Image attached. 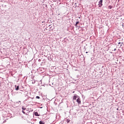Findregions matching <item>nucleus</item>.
<instances>
[{"mask_svg": "<svg viewBox=\"0 0 124 124\" xmlns=\"http://www.w3.org/2000/svg\"><path fill=\"white\" fill-rule=\"evenodd\" d=\"M102 2H103V0H100V1L99 2V7H101L103 4H102Z\"/></svg>", "mask_w": 124, "mask_h": 124, "instance_id": "obj_1", "label": "nucleus"}, {"mask_svg": "<svg viewBox=\"0 0 124 124\" xmlns=\"http://www.w3.org/2000/svg\"><path fill=\"white\" fill-rule=\"evenodd\" d=\"M77 102H78V103L79 105L81 104V99H80L79 98H78V99H77Z\"/></svg>", "mask_w": 124, "mask_h": 124, "instance_id": "obj_2", "label": "nucleus"}, {"mask_svg": "<svg viewBox=\"0 0 124 124\" xmlns=\"http://www.w3.org/2000/svg\"><path fill=\"white\" fill-rule=\"evenodd\" d=\"M26 108H25V107H22V113H23V114H26V112L24 111V110H26Z\"/></svg>", "mask_w": 124, "mask_h": 124, "instance_id": "obj_3", "label": "nucleus"}, {"mask_svg": "<svg viewBox=\"0 0 124 124\" xmlns=\"http://www.w3.org/2000/svg\"><path fill=\"white\" fill-rule=\"evenodd\" d=\"M35 116H36L37 117H39L40 115L39 114L38 112H35Z\"/></svg>", "mask_w": 124, "mask_h": 124, "instance_id": "obj_4", "label": "nucleus"}, {"mask_svg": "<svg viewBox=\"0 0 124 124\" xmlns=\"http://www.w3.org/2000/svg\"><path fill=\"white\" fill-rule=\"evenodd\" d=\"M77 97H77V95H74V96H73V100H76Z\"/></svg>", "mask_w": 124, "mask_h": 124, "instance_id": "obj_5", "label": "nucleus"}, {"mask_svg": "<svg viewBox=\"0 0 124 124\" xmlns=\"http://www.w3.org/2000/svg\"><path fill=\"white\" fill-rule=\"evenodd\" d=\"M16 88V90L18 91L19 90V86H16V85L15 86Z\"/></svg>", "mask_w": 124, "mask_h": 124, "instance_id": "obj_6", "label": "nucleus"}, {"mask_svg": "<svg viewBox=\"0 0 124 124\" xmlns=\"http://www.w3.org/2000/svg\"><path fill=\"white\" fill-rule=\"evenodd\" d=\"M79 23V21L76 22L75 26L76 28H78V24Z\"/></svg>", "mask_w": 124, "mask_h": 124, "instance_id": "obj_7", "label": "nucleus"}, {"mask_svg": "<svg viewBox=\"0 0 124 124\" xmlns=\"http://www.w3.org/2000/svg\"><path fill=\"white\" fill-rule=\"evenodd\" d=\"M66 123H69L70 122V119H66Z\"/></svg>", "mask_w": 124, "mask_h": 124, "instance_id": "obj_8", "label": "nucleus"}, {"mask_svg": "<svg viewBox=\"0 0 124 124\" xmlns=\"http://www.w3.org/2000/svg\"><path fill=\"white\" fill-rule=\"evenodd\" d=\"M39 124H44V122H43V121H40V122H39Z\"/></svg>", "mask_w": 124, "mask_h": 124, "instance_id": "obj_9", "label": "nucleus"}, {"mask_svg": "<svg viewBox=\"0 0 124 124\" xmlns=\"http://www.w3.org/2000/svg\"><path fill=\"white\" fill-rule=\"evenodd\" d=\"M108 8L109 9H112V6H109Z\"/></svg>", "mask_w": 124, "mask_h": 124, "instance_id": "obj_10", "label": "nucleus"}, {"mask_svg": "<svg viewBox=\"0 0 124 124\" xmlns=\"http://www.w3.org/2000/svg\"><path fill=\"white\" fill-rule=\"evenodd\" d=\"M36 98L37 99H39L40 98V96H37L36 97Z\"/></svg>", "mask_w": 124, "mask_h": 124, "instance_id": "obj_11", "label": "nucleus"}, {"mask_svg": "<svg viewBox=\"0 0 124 124\" xmlns=\"http://www.w3.org/2000/svg\"><path fill=\"white\" fill-rule=\"evenodd\" d=\"M86 54L88 53V52H86Z\"/></svg>", "mask_w": 124, "mask_h": 124, "instance_id": "obj_12", "label": "nucleus"}, {"mask_svg": "<svg viewBox=\"0 0 124 124\" xmlns=\"http://www.w3.org/2000/svg\"><path fill=\"white\" fill-rule=\"evenodd\" d=\"M73 93H75V92H73Z\"/></svg>", "mask_w": 124, "mask_h": 124, "instance_id": "obj_13", "label": "nucleus"}, {"mask_svg": "<svg viewBox=\"0 0 124 124\" xmlns=\"http://www.w3.org/2000/svg\"><path fill=\"white\" fill-rule=\"evenodd\" d=\"M116 50V49H114V50Z\"/></svg>", "mask_w": 124, "mask_h": 124, "instance_id": "obj_14", "label": "nucleus"}]
</instances>
